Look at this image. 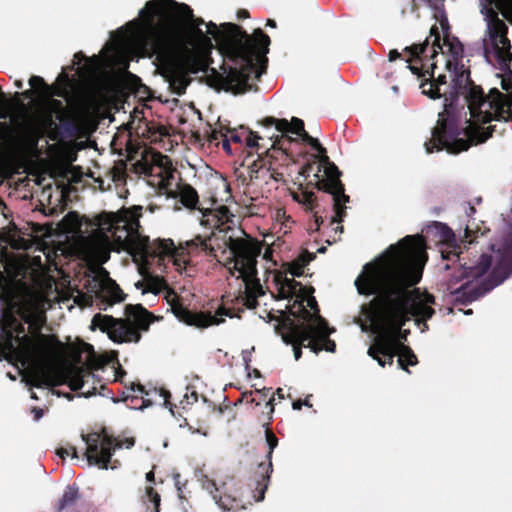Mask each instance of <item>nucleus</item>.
<instances>
[{
  "instance_id": "obj_8",
  "label": "nucleus",
  "mask_w": 512,
  "mask_h": 512,
  "mask_svg": "<svg viewBox=\"0 0 512 512\" xmlns=\"http://www.w3.org/2000/svg\"><path fill=\"white\" fill-rule=\"evenodd\" d=\"M446 66L449 70L453 68V78L449 90L444 92V106L447 111L457 109L459 106L460 97H463L469 112L470 119L467 120V125L470 122H475L481 108L486 106V96L481 86L475 85L470 78V71L464 69L463 65L459 63H452L448 60Z\"/></svg>"
},
{
  "instance_id": "obj_25",
  "label": "nucleus",
  "mask_w": 512,
  "mask_h": 512,
  "mask_svg": "<svg viewBox=\"0 0 512 512\" xmlns=\"http://www.w3.org/2000/svg\"><path fill=\"white\" fill-rule=\"evenodd\" d=\"M63 377L72 391H79L84 389L88 379H93L94 375L87 367L71 366L65 370Z\"/></svg>"
},
{
  "instance_id": "obj_16",
  "label": "nucleus",
  "mask_w": 512,
  "mask_h": 512,
  "mask_svg": "<svg viewBox=\"0 0 512 512\" xmlns=\"http://www.w3.org/2000/svg\"><path fill=\"white\" fill-rule=\"evenodd\" d=\"M190 241L191 240L186 241L185 246L180 244L176 247L171 239L154 240L151 244V248L149 249L147 259H161L164 256H169L173 259V263L178 269L185 268L190 261V255H198L201 252L204 253L202 249H197L195 246L188 245Z\"/></svg>"
},
{
  "instance_id": "obj_13",
  "label": "nucleus",
  "mask_w": 512,
  "mask_h": 512,
  "mask_svg": "<svg viewBox=\"0 0 512 512\" xmlns=\"http://www.w3.org/2000/svg\"><path fill=\"white\" fill-rule=\"evenodd\" d=\"M316 329L313 323H296L287 315L275 325V331L281 335L283 342L293 346L296 361L302 356V347H307L305 342L308 343L315 336Z\"/></svg>"
},
{
  "instance_id": "obj_29",
  "label": "nucleus",
  "mask_w": 512,
  "mask_h": 512,
  "mask_svg": "<svg viewBox=\"0 0 512 512\" xmlns=\"http://www.w3.org/2000/svg\"><path fill=\"white\" fill-rule=\"evenodd\" d=\"M245 285L242 301L248 309H255L258 306V297L264 294L262 285L257 277L242 279Z\"/></svg>"
},
{
  "instance_id": "obj_38",
  "label": "nucleus",
  "mask_w": 512,
  "mask_h": 512,
  "mask_svg": "<svg viewBox=\"0 0 512 512\" xmlns=\"http://www.w3.org/2000/svg\"><path fill=\"white\" fill-rule=\"evenodd\" d=\"M174 198H179L180 202L189 209H195L198 203V193L189 184H182L178 191L171 192Z\"/></svg>"
},
{
  "instance_id": "obj_24",
  "label": "nucleus",
  "mask_w": 512,
  "mask_h": 512,
  "mask_svg": "<svg viewBox=\"0 0 512 512\" xmlns=\"http://www.w3.org/2000/svg\"><path fill=\"white\" fill-rule=\"evenodd\" d=\"M29 84L33 89L36 90L40 98L60 97L67 99L70 95L69 88L65 87V84L55 83L49 85L40 76H31L29 79Z\"/></svg>"
},
{
  "instance_id": "obj_12",
  "label": "nucleus",
  "mask_w": 512,
  "mask_h": 512,
  "mask_svg": "<svg viewBox=\"0 0 512 512\" xmlns=\"http://www.w3.org/2000/svg\"><path fill=\"white\" fill-rule=\"evenodd\" d=\"M498 254L500 259L488 277L468 292L470 301L483 296L512 275V228L502 247L498 249Z\"/></svg>"
},
{
  "instance_id": "obj_20",
  "label": "nucleus",
  "mask_w": 512,
  "mask_h": 512,
  "mask_svg": "<svg viewBox=\"0 0 512 512\" xmlns=\"http://www.w3.org/2000/svg\"><path fill=\"white\" fill-rule=\"evenodd\" d=\"M430 37H433V42L431 47H429V39L427 38L423 43L413 44L412 46L406 47L404 52L409 53L411 58L406 59V66L414 75L418 78L424 77L426 74H429V71H423L422 67H418L417 65H413L412 61H420V57L425 55L427 51L431 53V57L437 55L438 50L443 49V46L440 43V33L438 27L433 25L430 29Z\"/></svg>"
},
{
  "instance_id": "obj_22",
  "label": "nucleus",
  "mask_w": 512,
  "mask_h": 512,
  "mask_svg": "<svg viewBox=\"0 0 512 512\" xmlns=\"http://www.w3.org/2000/svg\"><path fill=\"white\" fill-rule=\"evenodd\" d=\"M425 232L427 237L432 235L437 238V243L445 244L453 248L447 252L441 251L443 259H451L452 257H456L458 260L460 259V255L455 249V234L450 227L442 222L434 221L426 227Z\"/></svg>"
},
{
  "instance_id": "obj_7",
  "label": "nucleus",
  "mask_w": 512,
  "mask_h": 512,
  "mask_svg": "<svg viewBox=\"0 0 512 512\" xmlns=\"http://www.w3.org/2000/svg\"><path fill=\"white\" fill-rule=\"evenodd\" d=\"M146 28L155 40L175 44L184 50L199 47L210 50L213 47L211 37L200 27L184 24L171 14L164 13L158 22L149 17L146 20Z\"/></svg>"
},
{
  "instance_id": "obj_52",
  "label": "nucleus",
  "mask_w": 512,
  "mask_h": 512,
  "mask_svg": "<svg viewBox=\"0 0 512 512\" xmlns=\"http://www.w3.org/2000/svg\"><path fill=\"white\" fill-rule=\"evenodd\" d=\"M314 167L317 168V173L315 174V177L319 178L318 173L321 171V165L319 163H316L315 161L305 164L301 168L299 173H300V175H302L304 177H308L310 175V173L314 170Z\"/></svg>"
},
{
  "instance_id": "obj_62",
  "label": "nucleus",
  "mask_w": 512,
  "mask_h": 512,
  "mask_svg": "<svg viewBox=\"0 0 512 512\" xmlns=\"http://www.w3.org/2000/svg\"><path fill=\"white\" fill-rule=\"evenodd\" d=\"M96 102V97H95V94L94 93H89L88 95H86V97L84 98V103L85 105H92Z\"/></svg>"
},
{
  "instance_id": "obj_23",
  "label": "nucleus",
  "mask_w": 512,
  "mask_h": 512,
  "mask_svg": "<svg viewBox=\"0 0 512 512\" xmlns=\"http://www.w3.org/2000/svg\"><path fill=\"white\" fill-rule=\"evenodd\" d=\"M314 291L315 289L312 286L301 288V291L294 295L295 300L289 307L288 313L282 311L279 317H275L278 323L283 319L284 315L294 319L296 323H311V311L306 308L304 303L306 294H313Z\"/></svg>"
},
{
  "instance_id": "obj_61",
  "label": "nucleus",
  "mask_w": 512,
  "mask_h": 512,
  "mask_svg": "<svg viewBox=\"0 0 512 512\" xmlns=\"http://www.w3.org/2000/svg\"><path fill=\"white\" fill-rule=\"evenodd\" d=\"M32 414H33V418L35 421H38L42 418L43 416V410L41 408H38V407H33L32 409Z\"/></svg>"
},
{
  "instance_id": "obj_63",
  "label": "nucleus",
  "mask_w": 512,
  "mask_h": 512,
  "mask_svg": "<svg viewBox=\"0 0 512 512\" xmlns=\"http://www.w3.org/2000/svg\"><path fill=\"white\" fill-rule=\"evenodd\" d=\"M56 454L61 458L65 459L67 456H69L68 448L61 447L56 450Z\"/></svg>"
},
{
  "instance_id": "obj_15",
  "label": "nucleus",
  "mask_w": 512,
  "mask_h": 512,
  "mask_svg": "<svg viewBox=\"0 0 512 512\" xmlns=\"http://www.w3.org/2000/svg\"><path fill=\"white\" fill-rule=\"evenodd\" d=\"M261 125L267 128L275 126L276 130L282 133L281 135L273 134L269 136V141L271 142L270 148L278 149L285 153H287L291 143L295 141V139L288 136L287 133L295 134L301 139L304 137V133H307L304 128L303 120L297 117H292L289 122L287 119H277L269 116L261 121Z\"/></svg>"
},
{
  "instance_id": "obj_1",
  "label": "nucleus",
  "mask_w": 512,
  "mask_h": 512,
  "mask_svg": "<svg viewBox=\"0 0 512 512\" xmlns=\"http://www.w3.org/2000/svg\"><path fill=\"white\" fill-rule=\"evenodd\" d=\"M426 261L424 238L408 235L391 245L383 259L363 266L354 284L360 295L374 296L362 305L361 313L378 335L390 334L404 343L410 331L403 327L413 318L423 325L422 331L428 329L426 322L435 314V297L414 288Z\"/></svg>"
},
{
  "instance_id": "obj_58",
  "label": "nucleus",
  "mask_w": 512,
  "mask_h": 512,
  "mask_svg": "<svg viewBox=\"0 0 512 512\" xmlns=\"http://www.w3.org/2000/svg\"><path fill=\"white\" fill-rule=\"evenodd\" d=\"M262 165L258 164V161H254L251 166L249 167L250 170V181H252L254 178H257V172L258 169H261Z\"/></svg>"
},
{
  "instance_id": "obj_53",
  "label": "nucleus",
  "mask_w": 512,
  "mask_h": 512,
  "mask_svg": "<svg viewBox=\"0 0 512 512\" xmlns=\"http://www.w3.org/2000/svg\"><path fill=\"white\" fill-rule=\"evenodd\" d=\"M30 384L34 387L41 388L43 385H49L50 383L46 375L37 373L32 377Z\"/></svg>"
},
{
  "instance_id": "obj_4",
  "label": "nucleus",
  "mask_w": 512,
  "mask_h": 512,
  "mask_svg": "<svg viewBox=\"0 0 512 512\" xmlns=\"http://www.w3.org/2000/svg\"><path fill=\"white\" fill-rule=\"evenodd\" d=\"M2 348L7 351L6 359L27 356L34 348V338L26 334L24 324L31 333H38L46 318L39 313L34 301L26 296L17 297L13 291H0Z\"/></svg>"
},
{
  "instance_id": "obj_39",
  "label": "nucleus",
  "mask_w": 512,
  "mask_h": 512,
  "mask_svg": "<svg viewBox=\"0 0 512 512\" xmlns=\"http://www.w3.org/2000/svg\"><path fill=\"white\" fill-rule=\"evenodd\" d=\"M276 279L281 284L279 295L282 299H291L298 291H301V288H309V286H303L301 282L294 278L277 275Z\"/></svg>"
},
{
  "instance_id": "obj_55",
  "label": "nucleus",
  "mask_w": 512,
  "mask_h": 512,
  "mask_svg": "<svg viewBox=\"0 0 512 512\" xmlns=\"http://www.w3.org/2000/svg\"><path fill=\"white\" fill-rule=\"evenodd\" d=\"M65 223L71 224L72 227H77L80 225L79 217L77 212H69L63 219Z\"/></svg>"
},
{
  "instance_id": "obj_31",
  "label": "nucleus",
  "mask_w": 512,
  "mask_h": 512,
  "mask_svg": "<svg viewBox=\"0 0 512 512\" xmlns=\"http://www.w3.org/2000/svg\"><path fill=\"white\" fill-rule=\"evenodd\" d=\"M315 258L316 255L314 253L304 250L294 260L283 263L282 268L285 273H289L294 277H301L304 274L305 267Z\"/></svg>"
},
{
  "instance_id": "obj_43",
  "label": "nucleus",
  "mask_w": 512,
  "mask_h": 512,
  "mask_svg": "<svg viewBox=\"0 0 512 512\" xmlns=\"http://www.w3.org/2000/svg\"><path fill=\"white\" fill-rule=\"evenodd\" d=\"M127 392H123V401L130 400L133 403L135 400L141 399L142 404L140 405V409L150 406L152 403L148 399H144L143 395L148 394L143 385L140 383H131L129 387H126Z\"/></svg>"
},
{
  "instance_id": "obj_17",
  "label": "nucleus",
  "mask_w": 512,
  "mask_h": 512,
  "mask_svg": "<svg viewBox=\"0 0 512 512\" xmlns=\"http://www.w3.org/2000/svg\"><path fill=\"white\" fill-rule=\"evenodd\" d=\"M117 251H126L133 256L147 259L152 242L131 226H116L112 232Z\"/></svg>"
},
{
  "instance_id": "obj_47",
  "label": "nucleus",
  "mask_w": 512,
  "mask_h": 512,
  "mask_svg": "<svg viewBox=\"0 0 512 512\" xmlns=\"http://www.w3.org/2000/svg\"><path fill=\"white\" fill-rule=\"evenodd\" d=\"M302 141L308 145H310L314 150L319 153V162H327L328 156L326 154V149L320 144L317 138L312 137L308 133H304V137Z\"/></svg>"
},
{
  "instance_id": "obj_33",
  "label": "nucleus",
  "mask_w": 512,
  "mask_h": 512,
  "mask_svg": "<svg viewBox=\"0 0 512 512\" xmlns=\"http://www.w3.org/2000/svg\"><path fill=\"white\" fill-rule=\"evenodd\" d=\"M492 264V256L486 253H483L478 262L475 265L466 266V264L462 265L463 272L461 277L464 278H472L478 279L482 277L486 272L490 269Z\"/></svg>"
},
{
  "instance_id": "obj_3",
  "label": "nucleus",
  "mask_w": 512,
  "mask_h": 512,
  "mask_svg": "<svg viewBox=\"0 0 512 512\" xmlns=\"http://www.w3.org/2000/svg\"><path fill=\"white\" fill-rule=\"evenodd\" d=\"M486 106L476 115L475 122H470L462 132L457 125L448 119H439L432 129L431 138L425 142L427 153L445 149L450 154L467 151L471 146L485 143L496 132V125H488L492 121L508 122L512 119V94H503L492 88L485 99Z\"/></svg>"
},
{
  "instance_id": "obj_32",
  "label": "nucleus",
  "mask_w": 512,
  "mask_h": 512,
  "mask_svg": "<svg viewBox=\"0 0 512 512\" xmlns=\"http://www.w3.org/2000/svg\"><path fill=\"white\" fill-rule=\"evenodd\" d=\"M436 68V65L433 63L431 65V73L429 72L430 78L425 79L422 81L420 87L422 88L423 94L429 96L431 99H440L444 98V93L440 92V86L445 85L446 82V76L441 74L436 79H434V69Z\"/></svg>"
},
{
  "instance_id": "obj_54",
  "label": "nucleus",
  "mask_w": 512,
  "mask_h": 512,
  "mask_svg": "<svg viewBox=\"0 0 512 512\" xmlns=\"http://www.w3.org/2000/svg\"><path fill=\"white\" fill-rule=\"evenodd\" d=\"M225 135H227V133L226 131L224 132L222 128H220L219 130L214 129L209 135L208 141L210 143H215L216 145H218L219 141L225 138Z\"/></svg>"
},
{
  "instance_id": "obj_26",
  "label": "nucleus",
  "mask_w": 512,
  "mask_h": 512,
  "mask_svg": "<svg viewBox=\"0 0 512 512\" xmlns=\"http://www.w3.org/2000/svg\"><path fill=\"white\" fill-rule=\"evenodd\" d=\"M330 333L331 331L329 330L328 323L326 322L325 328H317L315 330V336H312L310 341L307 343V348L315 354H318L322 350L331 353L335 352L336 343L334 340L329 338Z\"/></svg>"
},
{
  "instance_id": "obj_37",
  "label": "nucleus",
  "mask_w": 512,
  "mask_h": 512,
  "mask_svg": "<svg viewBox=\"0 0 512 512\" xmlns=\"http://www.w3.org/2000/svg\"><path fill=\"white\" fill-rule=\"evenodd\" d=\"M495 55L501 65L508 66L512 62L511 43L507 34L493 41Z\"/></svg>"
},
{
  "instance_id": "obj_18",
  "label": "nucleus",
  "mask_w": 512,
  "mask_h": 512,
  "mask_svg": "<svg viewBox=\"0 0 512 512\" xmlns=\"http://www.w3.org/2000/svg\"><path fill=\"white\" fill-rule=\"evenodd\" d=\"M265 438L269 448L266 454V462L259 463L255 472L254 489L252 490L253 499L256 502H260L265 498V492L270 482L271 473L273 472L272 455L278 445V438L270 428L265 430Z\"/></svg>"
},
{
  "instance_id": "obj_5",
  "label": "nucleus",
  "mask_w": 512,
  "mask_h": 512,
  "mask_svg": "<svg viewBox=\"0 0 512 512\" xmlns=\"http://www.w3.org/2000/svg\"><path fill=\"white\" fill-rule=\"evenodd\" d=\"M188 245L202 249L205 256L226 267L231 276H235L237 272V279L257 277L258 257L266 246L264 241L248 235L234 238L214 232L206 237L197 235Z\"/></svg>"
},
{
  "instance_id": "obj_36",
  "label": "nucleus",
  "mask_w": 512,
  "mask_h": 512,
  "mask_svg": "<svg viewBox=\"0 0 512 512\" xmlns=\"http://www.w3.org/2000/svg\"><path fill=\"white\" fill-rule=\"evenodd\" d=\"M79 499V488L76 485H68L65 488L62 497L55 505L54 511L64 512L65 510L71 509L76 506Z\"/></svg>"
},
{
  "instance_id": "obj_40",
  "label": "nucleus",
  "mask_w": 512,
  "mask_h": 512,
  "mask_svg": "<svg viewBox=\"0 0 512 512\" xmlns=\"http://www.w3.org/2000/svg\"><path fill=\"white\" fill-rule=\"evenodd\" d=\"M138 289H142L143 293L159 294L163 290L167 289V281L163 277L150 276L145 281H138L136 283Z\"/></svg>"
},
{
  "instance_id": "obj_34",
  "label": "nucleus",
  "mask_w": 512,
  "mask_h": 512,
  "mask_svg": "<svg viewBox=\"0 0 512 512\" xmlns=\"http://www.w3.org/2000/svg\"><path fill=\"white\" fill-rule=\"evenodd\" d=\"M440 25L444 32V45L448 47V52L451 54L455 63L463 57L464 48L462 43L455 37H449V24L446 17L440 20Z\"/></svg>"
},
{
  "instance_id": "obj_30",
  "label": "nucleus",
  "mask_w": 512,
  "mask_h": 512,
  "mask_svg": "<svg viewBox=\"0 0 512 512\" xmlns=\"http://www.w3.org/2000/svg\"><path fill=\"white\" fill-rule=\"evenodd\" d=\"M182 61L185 69L192 74L207 72L209 68L207 56L191 49L185 50Z\"/></svg>"
},
{
  "instance_id": "obj_51",
  "label": "nucleus",
  "mask_w": 512,
  "mask_h": 512,
  "mask_svg": "<svg viewBox=\"0 0 512 512\" xmlns=\"http://www.w3.org/2000/svg\"><path fill=\"white\" fill-rule=\"evenodd\" d=\"M126 171V164L124 161H118L110 170L113 182H119L124 179Z\"/></svg>"
},
{
  "instance_id": "obj_57",
  "label": "nucleus",
  "mask_w": 512,
  "mask_h": 512,
  "mask_svg": "<svg viewBox=\"0 0 512 512\" xmlns=\"http://www.w3.org/2000/svg\"><path fill=\"white\" fill-rule=\"evenodd\" d=\"M56 84H65V87L70 88L71 79L67 73L61 72L56 79Z\"/></svg>"
},
{
  "instance_id": "obj_60",
  "label": "nucleus",
  "mask_w": 512,
  "mask_h": 512,
  "mask_svg": "<svg viewBox=\"0 0 512 512\" xmlns=\"http://www.w3.org/2000/svg\"><path fill=\"white\" fill-rule=\"evenodd\" d=\"M304 405L311 406V404H309L308 400L303 401L301 399L294 401L292 404L294 410H300L302 408V406H304Z\"/></svg>"
},
{
  "instance_id": "obj_9",
  "label": "nucleus",
  "mask_w": 512,
  "mask_h": 512,
  "mask_svg": "<svg viewBox=\"0 0 512 512\" xmlns=\"http://www.w3.org/2000/svg\"><path fill=\"white\" fill-rule=\"evenodd\" d=\"M368 355L375 359L381 367L392 365L394 357L398 356V365L409 372V366L418 363L417 356L411 347L397 340L393 335H377L368 349Z\"/></svg>"
},
{
  "instance_id": "obj_49",
  "label": "nucleus",
  "mask_w": 512,
  "mask_h": 512,
  "mask_svg": "<svg viewBox=\"0 0 512 512\" xmlns=\"http://www.w3.org/2000/svg\"><path fill=\"white\" fill-rule=\"evenodd\" d=\"M146 498L147 501L151 503L152 507H147V509H150L151 512H159V506H160V495L153 487H147L146 488Z\"/></svg>"
},
{
  "instance_id": "obj_41",
  "label": "nucleus",
  "mask_w": 512,
  "mask_h": 512,
  "mask_svg": "<svg viewBox=\"0 0 512 512\" xmlns=\"http://www.w3.org/2000/svg\"><path fill=\"white\" fill-rule=\"evenodd\" d=\"M488 17L489 36L492 42L497 40L498 37L508 33L507 25L502 19L498 17V14L494 10L489 11Z\"/></svg>"
},
{
  "instance_id": "obj_35",
  "label": "nucleus",
  "mask_w": 512,
  "mask_h": 512,
  "mask_svg": "<svg viewBox=\"0 0 512 512\" xmlns=\"http://www.w3.org/2000/svg\"><path fill=\"white\" fill-rule=\"evenodd\" d=\"M90 248L96 253L102 262H106L110 257L111 240L103 232L94 235L90 240Z\"/></svg>"
},
{
  "instance_id": "obj_14",
  "label": "nucleus",
  "mask_w": 512,
  "mask_h": 512,
  "mask_svg": "<svg viewBox=\"0 0 512 512\" xmlns=\"http://www.w3.org/2000/svg\"><path fill=\"white\" fill-rule=\"evenodd\" d=\"M171 310L179 321L197 328L219 325L225 321L223 316L234 317L233 310L224 306L218 307L215 315L203 311L193 312L185 307L176 297L171 302Z\"/></svg>"
},
{
  "instance_id": "obj_2",
  "label": "nucleus",
  "mask_w": 512,
  "mask_h": 512,
  "mask_svg": "<svg viewBox=\"0 0 512 512\" xmlns=\"http://www.w3.org/2000/svg\"><path fill=\"white\" fill-rule=\"evenodd\" d=\"M206 34L213 38L225 51L232 65L223 67L220 74L212 69L219 85L225 91L242 94L249 91L252 74L259 77L263 71L256 66V58L269 52L270 37L261 28L249 35L241 26L234 23L221 24L220 28L213 22L206 23Z\"/></svg>"
},
{
  "instance_id": "obj_50",
  "label": "nucleus",
  "mask_w": 512,
  "mask_h": 512,
  "mask_svg": "<svg viewBox=\"0 0 512 512\" xmlns=\"http://www.w3.org/2000/svg\"><path fill=\"white\" fill-rule=\"evenodd\" d=\"M213 498L215 499L218 506L223 510L229 511L233 509L237 504V500L229 495H221L219 497L217 495H214Z\"/></svg>"
},
{
  "instance_id": "obj_21",
  "label": "nucleus",
  "mask_w": 512,
  "mask_h": 512,
  "mask_svg": "<svg viewBox=\"0 0 512 512\" xmlns=\"http://www.w3.org/2000/svg\"><path fill=\"white\" fill-rule=\"evenodd\" d=\"M48 112L56 114L66 137L73 136L77 130V120L64 106L63 102L55 98H41Z\"/></svg>"
},
{
  "instance_id": "obj_27",
  "label": "nucleus",
  "mask_w": 512,
  "mask_h": 512,
  "mask_svg": "<svg viewBox=\"0 0 512 512\" xmlns=\"http://www.w3.org/2000/svg\"><path fill=\"white\" fill-rule=\"evenodd\" d=\"M97 296L101 299V301L109 306H112L115 303H120L125 300L126 295L119 287V285L112 279H108V281L103 282L100 285V289L98 291Z\"/></svg>"
},
{
  "instance_id": "obj_19",
  "label": "nucleus",
  "mask_w": 512,
  "mask_h": 512,
  "mask_svg": "<svg viewBox=\"0 0 512 512\" xmlns=\"http://www.w3.org/2000/svg\"><path fill=\"white\" fill-rule=\"evenodd\" d=\"M24 136L26 141L32 146L36 147L39 140L47 134L49 139L58 141L62 136H65L61 128V124L58 125L53 118V113L46 112L43 115L40 123L32 121L25 122L23 125Z\"/></svg>"
},
{
  "instance_id": "obj_64",
  "label": "nucleus",
  "mask_w": 512,
  "mask_h": 512,
  "mask_svg": "<svg viewBox=\"0 0 512 512\" xmlns=\"http://www.w3.org/2000/svg\"><path fill=\"white\" fill-rule=\"evenodd\" d=\"M273 256V249L271 246H266L264 252H263V258L265 260H271Z\"/></svg>"
},
{
  "instance_id": "obj_6",
  "label": "nucleus",
  "mask_w": 512,
  "mask_h": 512,
  "mask_svg": "<svg viewBox=\"0 0 512 512\" xmlns=\"http://www.w3.org/2000/svg\"><path fill=\"white\" fill-rule=\"evenodd\" d=\"M125 316L114 318L98 313L92 318V329L98 328L115 343H138L141 340V331H148L156 320L154 314L141 304H127Z\"/></svg>"
},
{
  "instance_id": "obj_10",
  "label": "nucleus",
  "mask_w": 512,
  "mask_h": 512,
  "mask_svg": "<svg viewBox=\"0 0 512 512\" xmlns=\"http://www.w3.org/2000/svg\"><path fill=\"white\" fill-rule=\"evenodd\" d=\"M82 440L86 443L87 461L90 465H96L100 469H115L119 461H111L114 452L122 447V442L113 435H110L106 428L99 432L82 434Z\"/></svg>"
},
{
  "instance_id": "obj_56",
  "label": "nucleus",
  "mask_w": 512,
  "mask_h": 512,
  "mask_svg": "<svg viewBox=\"0 0 512 512\" xmlns=\"http://www.w3.org/2000/svg\"><path fill=\"white\" fill-rule=\"evenodd\" d=\"M502 89L510 92L512 94V71L509 70V73L506 77H504L501 81Z\"/></svg>"
},
{
  "instance_id": "obj_48",
  "label": "nucleus",
  "mask_w": 512,
  "mask_h": 512,
  "mask_svg": "<svg viewBox=\"0 0 512 512\" xmlns=\"http://www.w3.org/2000/svg\"><path fill=\"white\" fill-rule=\"evenodd\" d=\"M82 353L87 354L88 359L93 358L95 355L93 346L86 342H81L80 345L78 347H76L73 351V354H74L73 357L77 363L82 362V360H81Z\"/></svg>"
},
{
  "instance_id": "obj_45",
  "label": "nucleus",
  "mask_w": 512,
  "mask_h": 512,
  "mask_svg": "<svg viewBox=\"0 0 512 512\" xmlns=\"http://www.w3.org/2000/svg\"><path fill=\"white\" fill-rule=\"evenodd\" d=\"M427 6L434 11V17H443L444 0H412V12L419 10L420 7Z\"/></svg>"
},
{
  "instance_id": "obj_59",
  "label": "nucleus",
  "mask_w": 512,
  "mask_h": 512,
  "mask_svg": "<svg viewBox=\"0 0 512 512\" xmlns=\"http://www.w3.org/2000/svg\"><path fill=\"white\" fill-rule=\"evenodd\" d=\"M230 140L228 139V135H225V138L222 139V148L227 154H232V149L230 145Z\"/></svg>"
},
{
  "instance_id": "obj_46",
  "label": "nucleus",
  "mask_w": 512,
  "mask_h": 512,
  "mask_svg": "<svg viewBox=\"0 0 512 512\" xmlns=\"http://www.w3.org/2000/svg\"><path fill=\"white\" fill-rule=\"evenodd\" d=\"M292 197L298 203L305 205L310 211H313L315 206H317V198L312 191L295 192L292 194Z\"/></svg>"
},
{
  "instance_id": "obj_11",
  "label": "nucleus",
  "mask_w": 512,
  "mask_h": 512,
  "mask_svg": "<svg viewBox=\"0 0 512 512\" xmlns=\"http://www.w3.org/2000/svg\"><path fill=\"white\" fill-rule=\"evenodd\" d=\"M319 164L321 167L324 166L325 175L322 179L318 178L315 187L319 191L332 195L333 209L335 213L332 218V222L340 223L346 216L345 204L350 200V197L345 194V186L340 179L342 172L329 159L327 162H319Z\"/></svg>"
},
{
  "instance_id": "obj_42",
  "label": "nucleus",
  "mask_w": 512,
  "mask_h": 512,
  "mask_svg": "<svg viewBox=\"0 0 512 512\" xmlns=\"http://www.w3.org/2000/svg\"><path fill=\"white\" fill-rule=\"evenodd\" d=\"M168 82L172 92L181 96L186 92L187 86L190 84V79L186 73L175 70L168 76Z\"/></svg>"
},
{
  "instance_id": "obj_28",
  "label": "nucleus",
  "mask_w": 512,
  "mask_h": 512,
  "mask_svg": "<svg viewBox=\"0 0 512 512\" xmlns=\"http://www.w3.org/2000/svg\"><path fill=\"white\" fill-rule=\"evenodd\" d=\"M226 133L230 142L241 144L243 141H245L246 146L250 149H256L257 153L261 148H264L265 152L268 150L265 145L259 144L258 141L262 138L256 132L251 130L239 132L235 128H226Z\"/></svg>"
},
{
  "instance_id": "obj_44",
  "label": "nucleus",
  "mask_w": 512,
  "mask_h": 512,
  "mask_svg": "<svg viewBox=\"0 0 512 512\" xmlns=\"http://www.w3.org/2000/svg\"><path fill=\"white\" fill-rule=\"evenodd\" d=\"M305 302H307L306 308L309 307V311H311V323H313L317 328H325L327 321L320 315V309L316 298L312 294H306Z\"/></svg>"
}]
</instances>
